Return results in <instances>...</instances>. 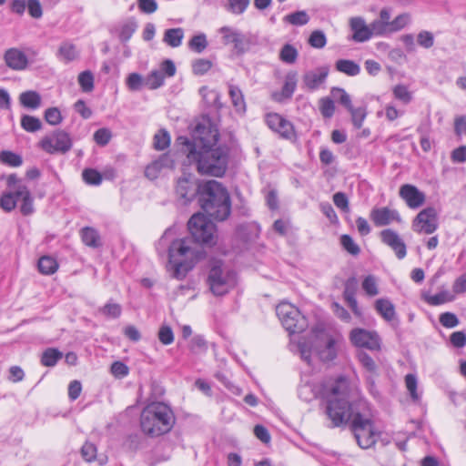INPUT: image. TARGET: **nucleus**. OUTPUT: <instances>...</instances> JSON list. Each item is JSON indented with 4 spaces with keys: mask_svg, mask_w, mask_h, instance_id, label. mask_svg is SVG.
Here are the masks:
<instances>
[{
    "mask_svg": "<svg viewBox=\"0 0 466 466\" xmlns=\"http://www.w3.org/2000/svg\"><path fill=\"white\" fill-rule=\"evenodd\" d=\"M349 391V382L345 378H339L322 386L321 397L326 401V414L334 427L347 423L351 418Z\"/></svg>",
    "mask_w": 466,
    "mask_h": 466,
    "instance_id": "f03ea898",
    "label": "nucleus"
},
{
    "mask_svg": "<svg viewBox=\"0 0 466 466\" xmlns=\"http://www.w3.org/2000/svg\"><path fill=\"white\" fill-rule=\"evenodd\" d=\"M112 137V134L107 128H99L94 134V140L97 145L106 146L108 144Z\"/></svg>",
    "mask_w": 466,
    "mask_h": 466,
    "instance_id": "774afa93",
    "label": "nucleus"
},
{
    "mask_svg": "<svg viewBox=\"0 0 466 466\" xmlns=\"http://www.w3.org/2000/svg\"><path fill=\"white\" fill-rule=\"evenodd\" d=\"M299 53L295 46L286 44L279 52V59L286 64H294L297 61Z\"/></svg>",
    "mask_w": 466,
    "mask_h": 466,
    "instance_id": "c9c22d12",
    "label": "nucleus"
},
{
    "mask_svg": "<svg viewBox=\"0 0 466 466\" xmlns=\"http://www.w3.org/2000/svg\"><path fill=\"white\" fill-rule=\"evenodd\" d=\"M380 236L381 241L395 252V255L399 259L405 258L407 254L406 245L397 232L387 228L382 230Z\"/></svg>",
    "mask_w": 466,
    "mask_h": 466,
    "instance_id": "f3484780",
    "label": "nucleus"
},
{
    "mask_svg": "<svg viewBox=\"0 0 466 466\" xmlns=\"http://www.w3.org/2000/svg\"><path fill=\"white\" fill-rule=\"evenodd\" d=\"M165 76L162 71L153 70L145 78V86L149 89H157L164 85Z\"/></svg>",
    "mask_w": 466,
    "mask_h": 466,
    "instance_id": "f704fd0d",
    "label": "nucleus"
},
{
    "mask_svg": "<svg viewBox=\"0 0 466 466\" xmlns=\"http://www.w3.org/2000/svg\"><path fill=\"white\" fill-rule=\"evenodd\" d=\"M20 103L23 106L35 109L41 105V96L36 91H25L19 96Z\"/></svg>",
    "mask_w": 466,
    "mask_h": 466,
    "instance_id": "c85d7f7f",
    "label": "nucleus"
},
{
    "mask_svg": "<svg viewBox=\"0 0 466 466\" xmlns=\"http://www.w3.org/2000/svg\"><path fill=\"white\" fill-rule=\"evenodd\" d=\"M127 86L131 91H138L145 86V78L138 73H131L126 80Z\"/></svg>",
    "mask_w": 466,
    "mask_h": 466,
    "instance_id": "de8ad7c7",
    "label": "nucleus"
},
{
    "mask_svg": "<svg viewBox=\"0 0 466 466\" xmlns=\"http://www.w3.org/2000/svg\"><path fill=\"white\" fill-rule=\"evenodd\" d=\"M184 38V30L180 27L165 31L163 41L171 47H178Z\"/></svg>",
    "mask_w": 466,
    "mask_h": 466,
    "instance_id": "bb28decb",
    "label": "nucleus"
},
{
    "mask_svg": "<svg viewBox=\"0 0 466 466\" xmlns=\"http://www.w3.org/2000/svg\"><path fill=\"white\" fill-rule=\"evenodd\" d=\"M390 19V10L389 8H382L380 12L379 18L370 24L372 36H381L391 34Z\"/></svg>",
    "mask_w": 466,
    "mask_h": 466,
    "instance_id": "4be33fe9",
    "label": "nucleus"
},
{
    "mask_svg": "<svg viewBox=\"0 0 466 466\" xmlns=\"http://www.w3.org/2000/svg\"><path fill=\"white\" fill-rule=\"evenodd\" d=\"M437 228V211L431 207L422 209L412 221V229L417 233L432 234Z\"/></svg>",
    "mask_w": 466,
    "mask_h": 466,
    "instance_id": "f8f14e48",
    "label": "nucleus"
},
{
    "mask_svg": "<svg viewBox=\"0 0 466 466\" xmlns=\"http://www.w3.org/2000/svg\"><path fill=\"white\" fill-rule=\"evenodd\" d=\"M362 289L370 297H374L379 294V288L377 279L374 276L369 275L362 281Z\"/></svg>",
    "mask_w": 466,
    "mask_h": 466,
    "instance_id": "a18cd8bd",
    "label": "nucleus"
},
{
    "mask_svg": "<svg viewBox=\"0 0 466 466\" xmlns=\"http://www.w3.org/2000/svg\"><path fill=\"white\" fill-rule=\"evenodd\" d=\"M370 218L376 227L387 226L393 221L399 223L401 221L399 212L387 207L371 209Z\"/></svg>",
    "mask_w": 466,
    "mask_h": 466,
    "instance_id": "aec40b11",
    "label": "nucleus"
},
{
    "mask_svg": "<svg viewBox=\"0 0 466 466\" xmlns=\"http://www.w3.org/2000/svg\"><path fill=\"white\" fill-rule=\"evenodd\" d=\"M170 145V136L167 131L159 130L154 137V147L157 150H164Z\"/></svg>",
    "mask_w": 466,
    "mask_h": 466,
    "instance_id": "c03bdc74",
    "label": "nucleus"
},
{
    "mask_svg": "<svg viewBox=\"0 0 466 466\" xmlns=\"http://www.w3.org/2000/svg\"><path fill=\"white\" fill-rule=\"evenodd\" d=\"M329 74L327 67H319L307 72L303 76L305 86L311 90L317 89L326 80Z\"/></svg>",
    "mask_w": 466,
    "mask_h": 466,
    "instance_id": "5701e85b",
    "label": "nucleus"
},
{
    "mask_svg": "<svg viewBox=\"0 0 466 466\" xmlns=\"http://www.w3.org/2000/svg\"><path fill=\"white\" fill-rule=\"evenodd\" d=\"M418 44L423 48H431L434 45L433 34L429 31H420L417 35Z\"/></svg>",
    "mask_w": 466,
    "mask_h": 466,
    "instance_id": "69168bd1",
    "label": "nucleus"
},
{
    "mask_svg": "<svg viewBox=\"0 0 466 466\" xmlns=\"http://www.w3.org/2000/svg\"><path fill=\"white\" fill-rule=\"evenodd\" d=\"M198 202L207 215L217 220H225L231 211L229 194L216 180H208L202 184Z\"/></svg>",
    "mask_w": 466,
    "mask_h": 466,
    "instance_id": "7ed1b4c3",
    "label": "nucleus"
},
{
    "mask_svg": "<svg viewBox=\"0 0 466 466\" xmlns=\"http://www.w3.org/2000/svg\"><path fill=\"white\" fill-rule=\"evenodd\" d=\"M298 73L289 71L284 77V83L280 90H275L270 93V98L277 103L283 104L289 101L297 88Z\"/></svg>",
    "mask_w": 466,
    "mask_h": 466,
    "instance_id": "4468645a",
    "label": "nucleus"
},
{
    "mask_svg": "<svg viewBox=\"0 0 466 466\" xmlns=\"http://www.w3.org/2000/svg\"><path fill=\"white\" fill-rule=\"evenodd\" d=\"M342 247L351 255H358L360 251V247L354 242L349 235H342L340 238Z\"/></svg>",
    "mask_w": 466,
    "mask_h": 466,
    "instance_id": "e2e57ef3",
    "label": "nucleus"
},
{
    "mask_svg": "<svg viewBox=\"0 0 466 466\" xmlns=\"http://www.w3.org/2000/svg\"><path fill=\"white\" fill-rule=\"evenodd\" d=\"M359 360L362 367L371 374H377L378 367L370 356L365 352L359 354Z\"/></svg>",
    "mask_w": 466,
    "mask_h": 466,
    "instance_id": "bf43d9fd",
    "label": "nucleus"
},
{
    "mask_svg": "<svg viewBox=\"0 0 466 466\" xmlns=\"http://www.w3.org/2000/svg\"><path fill=\"white\" fill-rule=\"evenodd\" d=\"M137 28V22L134 20H128L126 23H124L119 31V40L122 43L127 42L133 35V34L136 32Z\"/></svg>",
    "mask_w": 466,
    "mask_h": 466,
    "instance_id": "ea45409f",
    "label": "nucleus"
},
{
    "mask_svg": "<svg viewBox=\"0 0 466 466\" xmlns=\"http://www.w3.org/2000/svg\"><path fill=\"white\" fill-rule=\"evenodd\" d=\"M266 122L268 127L281 137L291 139L295 136L294 127L290 121L277 113L267 115Z\"/></svg>",
    "mask_w": 466,
    "mask_h": 466,
    "instance_id": "dca6fc26",
    "label": "nucleus"
},
{
    "mask_svg": "<svg viewBox=\"0 0 466 466\" xmlns=\"http://www.w3.org/2000/svg\"><path fill=\"white\" fill-rule=\"evenodd\" d=\"M174 167V160L172 159L169 154H163L158 157V159L155 160L150 164L149 171L152 168H157L159 172L165 168H173Z\"/></svg>",
    "mask_w": 466,
    "mask_h": 466,
    "instance_id": "3c124183",
    "label": "nucleus"
},
{
    "mask_svg": "<svg viewBox=\"0 0 466 466\" xmlns=\"http://www.w3.org/2000/svg\"><path fill=\"white\" fill-rule=\"evenodd\" d=\"M78 83L84 92H91L94 88V76L90 71H84L78 76Z\"/></svg>",
    "mask_w": 466,
    "mask_h": 466,
    "instance_id": "603ef678",
    "label": "nucleus"
},
{
    "mask_svg": "<svg viewBox=\"0 0 466 466\" xmlns=\"http://www.w3.org/2000/svg\"><path fill=\"white\" fill-rule=\"evenodd\" d=\"M100 311L108 318L116 319L121 315L122 309L117 303H107L100 309Z\"/></svg>",
    "mask_w": 466,
    "mask_h": 466,
    "instance_id": "338daca9",
    "label": "nucleus"
},
{
    "mask_svg": "<svg viewBox=\"0 0 466 466\" xmlns=\"http://www.w3.org/2000/svg\"><path fill=\"white\" fill-rule=\"evenodd\" d=\"M322 334L316 330H312L308 339L300 338L296 340L295 338L290 339V350L299 352L303 360L310 364L311 353L316 350L317 343L321 340Z\"/></svg>",
    "mask_w": 466,
    "mask_h": 466,
    "instance_id": "9b49d317",
    "label": "nucleus"
},
{
    "mask_svg": "<svg viewBox=\"0 0 466 466\" xmlns=\"http://www.w3.org/2000/svg\"><path fill=\"white\" fill-rule=\"evenodd\" d=\"M400 197L410 208H418L425 202V194L410 184H404L400 188Z\"/></svg>",
    "mask_w": 466,
    "mask_h": 466,
    "instance_id": "6ab92c4d",
    "label": "nucleus"
},
{
    "mask_svg": "<svg viewBox=\"0 0 466 466\" xmlns=\"http://www.w3.org/2000/svg\"><path fill=\"white\" fill-rule=\"evenodd\" d=\"M392 94L395 99L407 105L412 100V93L404 85L399 84L393 86Z\"/></svg>",
    "mask_w": 466,
    "mask_h": 466,
    "instance_id": "e433bc0d",
    "label": "nucleus"
},
{
    "mask_svg": "<svg viewBox=\"0 0 466 466\" xmlns=\"http://www.w3.org/2000/svg\"><path fill=\"white\" fill-rule=\"evenodd\" d=\"M63 354L56 349L49 348L46 350L41 357V363L46 367H53L56 364L58 360L62 358Z\"/></svg>",
    "mask_w": 466,
    "mask_h": 466,
    "instance_id": "72a5a7b5",
    "label": "nucleus"
},
{
    "mask_svg": "<svg viewBox=\"0 0 466 466\" xmlns=\"http://www.w3.org/2000/svg\"><path fill=\"white\" fill-rule=\"evenodd\" d=\"M0 161L10 167H19L23 162L22 157L19 155L11 151H2L0 153Z\"/></svg>",
    "mask_w": 466,
    "mask_h": 466,
    "instance_id": "8fccbe9b",
    "label": "nucleus"
},
{
    "mask_svg": "<svg viewBox=\"0 0 466 466\" xmlns=\"http://www.w3.org/2000/svg\"><path fill=\"white\" fill-rule=\"evenodd\" d=\"M46 121L53 126H56L61 123L62 116L61 112L57 107L47 108L45 112Z\"/></svg>",
    "mask_w": 466,
    "mask_h": 466,
    "instance_id": "0e129e2a",
    "label": "nucleus"
},
{
    "mask_svg": "<svg viewBox=\"0 0 466 466\" xmlns=\"http://www.w3.org/2000/svg\"><path fill=\"white\" fill-rule=\"evenodd\" d=\"M352 430L359 446L362 449H369L373 446L377 440L371 421L357 414L352 420Z\"/></svg>",
    "mask_w": 466,
    "mask_h": 466,
    "instance_id": "1a4fd4ad",
    "label": "nucleus"
},
{
    "mask_svg": "<svg viewBox=\"0 0 466 466\" xmlns=\"http://www.w3.org/2000/svg\"><path fill=\"white\" fill-rule=\"evenodd\" d=\"M335 67L338 71L344 73L350 76H355L360 74V66L352 60L339 59L336 62Z\"/></svg>",
    "mask_w": 466,
    "mask_h": 466,
    "instance_id": "c756f323",
    "label": "nucleus"
},
{
    "mask_svg": "<svg viewBox=\"0 0 466 466\" xmlns=\"http://www.w3.org/2000/svg\"><path fill=\"white\" fill-rule=\"evenodd\" d=\"M208 284L215 296L227 294L237 284L235 271L223 266L221 260H213L208 276Z\"/></svg>",
    "mask_w": 466,
    "mask_h": 466,
    "instance_id": "0eeeda50",
    "label": "nucleus"
},
{
    "mask_svg": "<svg viewBox=\"0 0 466 466\" xmlns=\"http://www.w3.org/2000/svg\"><path fill=\"white\" fill-rule=\"evenodd\" d=\"M207 349V341L202 336H195L190 340L189 350L193 354H199L205 352Z\"/></svg>",
    "mask_w": 466,
    "mask_h": 466,
    "instance_id": "6e6d98bb",
    "label": "nucleus"
},
{
    "mask_svg": "<svg viewBox=\"0 0 466 466\" xmlns=\"http://www.w3.org/2000/svg\"><path fill=\"white\" fill-rule=\"evenodd\" d=\"M201 186L197 180L190 177H183L178 178L176 186V193L177 197L187 204L192 201L198 195L201 194Z\"/></svg>",
    "mask_w": 466,
    "mask_h": 466,
    "instance_id": "2eb2a0df",
    "label": "nucleus"
},
{
    "mask_svg": "<svg viewBox=\"0 0 466 466\" xmlns=\"http://www.w3.org/2000/svg\"><path fill=\"white\" fill-rule=\"evenodd\" d=\"M39 145L48 154H65L71 149L72 139L66 131L56 130L51 135L44 137Z\"/></svg>",
    "mask_w": 466,
    "mask_h": 466,
    "instance_id": "9d476101",
    "label": "nucleus"
},
{
    "mask_svg": "<svg viewBox=\"0 0 466 466\" xmlns=\"http://www.w3.org/2000/svg\"><path fill=\"white\" fill-rule=\"evenodd\" d=\"M192 238L174 240L168 248V270L173 278L182 279L203 257L201 248L197 245L213 246L217 243L216 225L201 213L194 214L187 222Z\"/></svg>",
    "mask_w": 466,
    "mask_h": 466,
    "instance_id": "f257e3e1",
    "label": "nucleus"
},
{
    "mask_svg": "<svg viewBox=\"0 0 466 466\" xmlns=\"http://www.w3.org/2000/svg\"><path fill=\"white\" fill-rule=\"evenodd\" d=\"M57 57L66 63L75 60L77 57L76 46L69 42L62 43L57 50Z\"/></svg>",
    "mask_w": 466,
    "mask_h": 466,
    "instance_id": "cd10ccee",
    "label": "nucleus"
},
{
    "mask_svg": "<svg viewBox=\"0 0 466 466\" xmlns=\"http://www.w3.org/2000/svg\"><path fill=\"white\" fill-rule=\"evenodd\" d=\"M219 133L216 125L209 118H204L195 127L193 141L179 137L177 141L186 147L185 152L214 147L218 140Z\"/></svg>",
    "mask_w": 466,
    "mask_h": 466,
    "instance_id": "423d86ee",
    "label": "nucleus"
},
{
    "mask_svg": "<svg viewBox=\"0 0 466 466\" xmlns=\"http://www.w3.org/2000/svg\"><path fill=\"white\" fill-rule=\"evenodd\" d=\"M229 96L236 110L238 112H244L246 109V105L241 90L238 86H230Z\"/></svg>",
    "mask_w": 466,
    "mask_h": 466,
    "instance_id": "4c0bfd02",
    "label": "nucleus"
},
{
    "mask_svg": "<svg viewBox=\"0 0 466 466\" xmlns=\"http://www.w3.org/2000/svg\"><path fill=\"white\" fill-rule=\"evenodd\" d=\"M453 299L454 296L449 290H442L437 294L426 298V301L432 306H438L451 302Z\"/></svg>",
    "mask_w": 466,
    "mask_h": 466,
    "instance_id": "58836bf2",
    "label": "nucleus"
},
{
    "mask_svg": "<svg viewBox=\"0 0 466 466\" xmlns=\"http://www.w3.org/2000/svg\"><path fill=\"white\" fill-rule=\"evenodd\" d=\"M37 266L39 271L45 275L54 274L58 268L56 260L49 256L40 258Z\"/></svg>",
    "mask_w": 466,
    "mask_h": 466,
    "instance_id": "2f4dec72",
    "label": "nucleus"
},
{
    "mask_svg": "<svg viewBox=\"0 0 466 466\" xmlns=\"http://www.w3.org/2000/svg\"><path fill=\"white\" fill-rule=\"evenodd\" d=\"M350 339L352 344L370 350L380 349V339L376 331L364 329H354L350 331Z\"/></svg>",
    "mask_w": 466,
    "mask_h": 466,
    "instance_id": "ddd939ff",
    "label": "nucleus"
},
{
    "mask_svg": "<svg viewBox=\"0 0 466 466\" xmlns=\"http://www.w3.org/2000/svg\"><path fill=\"white\" fill-rule=\"evenodd\" d=\"M16 196L22 199L20 207L21 212L25 216H28L33 213V198L31 193L25 185H18L16 187Z\"/></svg>",
    "mask_w": 466,
    "mask_h": 466,
    "instance_id": "393cba45",
    "label": "nucleus"
},
{
    "mask_svg": "<svg viewBox=\"0 0 466 466\" xmlns=\"http://www.w3.org/2000/svg\"><path fill=\"white\" fill-rule=\"evenodd\" d=\"M284 21L293 25H304L309 21V16L306 11H297L287 15Z\"/></svg>",
    "mask_w": 466,
    "mask_h": 466,
    "instance_id": "a19ab883",
    "label": "nucleus"
},
{
    "mask_svg": "<svg viewBox=\"0 0 466 466\" xmlns=\"http://www.w3.org/2000/svg\"><path fill=\"white\" fill-rule=\"evenodd\" d=\"M83 178L86 181V183L89 185H99L102 181V176L101 174L92 168H87L83 171Z\"/></svg>",
    "mask_w": 466,
    "mask_h": 466,
    "instance_id": "680f3d73",
    "label": "nucleus"
},
{
    "mask_svg": "<svg viewBox=\"0 0 466 466\" xmlns=\"http://www.w3.org/2000/svg\"><path fill=\"white\" fill-rule=\"evenodd\" d=\"M187 153L190 164H194L198 172L201 175L214 177L222 176L228 166V148L217 147L211 148L189 150Z\"/></svg>",
    "mask_w": 466,
    "mask_h": 466,
    "instance_id": "20e7f679",
    "label": "nucleus"
},
{
    "mask_svg": "<svg viewBox=\"0 0 466 466\" xmlns=\"http://www.w3.org/2000/svg\"><path fill=\"white\" fill-rule=\"evenodd\" d=\"M220 33L223 35L222 38L225 45L234 44L235 48H238L242 43L240 34L230 27L224 26L220 28Z\"/></svg>",
    "mask_w": 466,
    "mask_h": 466,
    "instance_id": "473e14b6",
    "label": "nucleus"
},
{
    "mask_svg": "<svg viewBox=\"0 0 466 466\" xmlns=\"http://www.w3.org/2000/svg\"><path fill=\"white\" fill-rule=\"evenodd\" d=\"M332 96L335 100L339 102L347 109H351V100L350 95L342 88H333L331 91Z\"/></svg>",
    "mask_w": 466,
    "mask_h": 466,
    "instance_id": "864d4df0",
    "label": "nucleus"
},
{
    "mask_svg": "<svg viewBox=\"0 0 466 466\" xmlns=\"http://www.w3.org/2000/svg\"><path fill=\"white\" fill-rule=\"evenodd\" d=\"M410 15L408 13L399 15L392 21H390L391 33L403 29L410 23Z\"/></svg>",
    "mask_w": 466,
    "mask_h": 466,
    "instance_id": "49530a36",
    "label": "nucleus"
},
{
    "mask_svg": "<svg viewBox=\"0 0 466 466\" xmlns=\"http://www.w3.org/2000/svg\"><path fill=\"white\" fill-rule=\"evenodd\" d=\"M174 421L171 409L162 402L147 405L140 416V426L143 432L151 437L168 432L172 429Z\"/></svg>",
    "mask_w": 466,
    "mask_h": 466,
    "instance_id": "39448f33",
    "label": "nucleus"
},
{
    "mask_svg": "<svg viewBox=\"0 0 466 466\" xmlns=\"http://www.w3.org/2000/svg\"><path fill=\"white\" fill-rule=\"evenodd\" d=\"M21 126L27 132H35L40 130L42 123L39 118L28 115H25L21 118Z\"/></svg>",
    "mask_w": 466,
    "mask_h": 466,
    "instance_id": "79ce46f5",
    "label": "nucleus"
},
{
    "mask_svg": "<svg viewBox=\"0 0 466 466\" xmlns=\"http://www.w3.org/2000/svg\"><path fill=\"white\" fill-rule=\"evenodd\" d=\"M250 0H228L227 9L232 14L240 15L248 7Z\"/></svg>",
    "mask_w": 466,
    "mask_h": 466,
    "instance_id": "052dcab7",
    "label": "nucleus"
},
{
    "mask_svg": "<svg viewBox=\"0 0 466 466\" xmlns=\"http://www.w3.org/2000/svg\"><path fill=\"white\" fill-rule=\"evenodd\" d=\"M83 242L89 247L96 248L98 246V235L97 232L91 228H85L81 233Z\"/></svg>",
    "mask_w": 466,
    "mask_h": 466,
    "instance_id": "09e8293b",
    "label": "nucleus"
},
{
    "mask_svg": "<svg viewBox=\"0 0 466 466\" xmlns=\"http://www.w3.org/2000/svg\"><path fill=\"white\" fill-rule=\"evenodd\" d=\"M20 197L16 196V187L14 190L5 191L0 198V207L6 212L15 209Z\"/></svg>",
    "mask_w": 466,
    "mask_h": 466,
    "instance_id": "7c9ffc66",
    "label": "nucleus"
},
{
    "mask_svg": "<svg viewBox=\"0 0 466 466\" xmlns=\"http://www.w3.org/2000/svg\"><path fill=\"white\" fill-rule=\"evenodd\" d=\"M375 309L386 321H392L396 317L395 307L387 299H377Z\"/></svg>",
    "mask_w": 466,
    "mask_h": 466,
    "instance_id": "a878e982",
    "label": "nucleus"
},
{
    "mask_svg": "<svg viewBox=\"0 0 466 466\" xmlns=\"http://www.w3.org/2000/svg\"><path fill=\"white\" fill-rule=\"evenodd\" d=\"M326 43V35L320 30L313 31L309 38V44L314 48H323Z\"/></svg>",
    "mask_w": 466,
    "mask_h": 466,
    "instance_id": "4d7b16f0",
    "label": "nucleus"
},
{
    "mask_svg": "<svg viewBox=\"0 0 466 466\" xmlns=\"http://www.w3.org/2000/svg\"><path fill=\"white\" fill-rule=\"evenodd\" d=\"M357 290V279L355 278L349 279L345 283V289L343 292L344 299L347 301L349 307L351 309L353 313L360 317L361 310L358 306V302L355 299V293Z\"/></svg>",
    "mask_w": 466,
    "mask_h": 466,
    "instance_id": "b1692460",
    "label": "nucleus"
},
{
    "mask_svg": "<svg viewBox=\"0 0 466 466\" xmlns=\"http://www.w3.org/2000/svg\"><path fill=\"white\" fill-rule=\"evenodd\" d=\"M3 58L6 66L15 71H23L28 66L26 55L16 47L6 49Z\"/></svg>",
    "mask_w": 466,
    "mask_h": 466,
    "instance_id": "a211bd4d",
    "label": "nucleus"
},
{
    "mask_svg": "<svg viewBox=\"0 0 466 466\" xmlns=\"http://www.w3.org/2000/svg\"><path fill=\"white\" fill-rule=\"evenodd\" d=\"M212 66V63L208 59L199 58L193 62L192 70L195 75L202 76L206 74Z\"/></svg>",
    "mask_w": 466,
    "mask_h": 466,
    "instance_id": "13d9d810",
    "label": "nucleus"
},
{
    "mask_svg": "<svg viewBox=\"0 0 466 466\" xmlns=\"http://www.w3.org/2000/svg\"><path fill=\"white\" fill-rule=\"evenodd\" d=\"M188 46L198 54L202 53L208 46L206 35L204 34L194 35L188 42Z\"/></svg>",
    "mask_w": 466,
    "mask_h": 466,
    "instance_id": "37998d69",
    "label": "nucleus"
},
{
    "mask_svg": "<svg viewBox=\"0 0 466 466\" xmlns=\"http://www.w3.org/2000/svg\"><path fill=\"white\" fill-rule=\"evenodd\" d=\"M350 27L352 31L351 39L357 43H363L372 37L370 25H367L360 16L351 17L350 19Z\"/></svg>",
    "mask_w": 466,
    "mask_h": 466,
    "instance_id": "412c9836",
    "label": "nucleus"
},
{
    "mask_svg": "<svg viewBox=\"0 0 466 466\" xmlns=\"http://www.w3.org/2000/svg\"><path fill=\"white\" fill-rule=\"evenodd\" d=\"M351 115L352 124L356 128H360L362 127L363 121L366 117L367 112L365 107H358L354 108L351 106V109H348Z\"/></svg>",
    "mask_w": 466,
    "mask_h": 466,
    "instance_id": "5fc2aeb1",
    "label": "nucleus"
},
{
    "mask_svg": "<svg viewBox=\"0 0 466 466\" xmlns=\"http://www.w3.org/2000/svg\"><path fill=\"white\" fill-rule=\"evenodd\" d=\"M276 313L286 330L290 334L300 333L308 327V320L298 308L289 302H281Z\"/></svg>",
    "mask_w": 466,
    "mask_h": 466,
    "instance_id": "6e6552de",
    "label": "nucleus"
}]
</instances>
